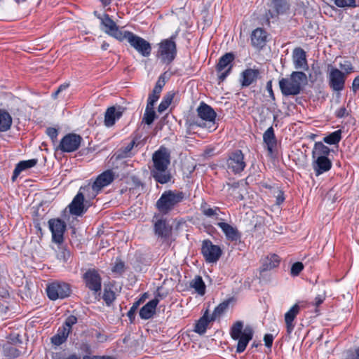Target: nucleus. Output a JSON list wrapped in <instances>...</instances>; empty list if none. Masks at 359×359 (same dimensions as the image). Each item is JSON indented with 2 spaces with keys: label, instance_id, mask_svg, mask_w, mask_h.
Instances as JSON below:
<instances>
[{
  "label": "nucleus",
  "instance_id": "f257e3e1",
  "mask_svg": "<svg viewBox=\"0 0 359 359\" xmlns=\"http://www.w3.org/2000/svg\"><path fill=\"white\" fill-rule=\"evenodd\" d=\"M153 168L151 175L154 180L161 184L171 181L172 175L168 169L170 163V154L165 147H161L152 156Z\"/></svg>",
  "mask_w": 359,
  "mask_h": 359
},
{
  "label": "nucleus",
  "instance_id": "f03ea898",
  "mask_svg": "<svg viewBox=\"0 0 359 359\" xmlns=\"http://www.w3.org/2000/svg\"><path fill=\"white\" fill-rule=\"evenodd\" d=\"M307 82L306 74L303 72H293L289 77L279 80V87L285 96L297 95L302 90V83Z\"/></svg>",
  "mask_w": 359,
  "mask_h": 359
},
{
  "label": "nucleus",
  "instance_id": "7ed1b4c3",
  "mask_svg": "<svg viewBox=\"0 0 359 359\" xmlns=\"http://www.w3.org/2000/svg\"><path fill=\"white\" fill-rule=\"evenodd\" d=\"M230 335L233 340L238 341L236 353H243L249 341L252 339L253 330L250 326L243 328V323L241 321L235 323L230 330Z\"/></svg>",
  "mask_w": 359,
  "mask_h": 359
},
{
  "label": "nucleus",
  "instance_id": "20e7f679",
  "mask_svg": "<svg viewBox=\"0 0 359 359\" xmlns=\"http://www.w3.org/2000/svg\"><path fill=\"white\" fill-rule=\"evenodd\" d=\"M185 198L182 191L177 190L165 191L156 201V206L160 212L168 214L180 204Z\"/></svg>",
  "mask_w": 359,
  "mask_h": 359
},
{
  "label": "nucleus",
  "instance_id": "39448f33",
  "mask_svg": "<svg viewBox=\"0 0 359 359\" xmlns=\"http://www.w3.org/2000/svg\"><path fill=\"white\" fill-rule=\"evenodd\" d=\"M115 179V173L111 170H107L99 175L92 184L82 187L80 191H83L88 196L93 198L101 190L109 185Z\"/></svg>",
  "mask_w": 359,
  "mask_h": 359
},
{
  "label": "nucleus",
  "instance_id": "423d86ee",
  "mask_svg": "<svg viewBox=\"0 0 359 359\" xmlns=\"http://www.w3.org/2000/svg\"><path fill=\"white\" fill-rule=\"evenodd\" d=\"M177 32L170 38L162 40L158 43V57L163 63L170 64L177 56V45L175 39Z\"/></svg>",
  "mask_w": 359,
  "mask_h": 359
},
{
  "label": "nucleus",
  "instance_id": "0eeeda50",
  "mask_svg": "<svg viewBox=\"0 0 359 359\" xmlns=\"http://www.w3.org/2000/svg\"><path fill=\"white\" fill-rule=\"evenodd\" d=\"M94 15L100 20V28L104 33L119 41L125 40L127 31H122L108 14L100 15L95 11Z\"/></svg>",
  "mask_w": 359,
  "mask_h": 359
},
{
  "label": "nucleus",
  "instance_id": "6e6552de",
  "mask_svg": "<svg viewBox=\"0 0 359 359\" xmlns=\"http://www.w3.org/2000/svg\"><path fill=\"white\" fill-rule=\"evenodd\" d=\"M197 114L198 117L201 119V121H196L194 124L199 127L205 128L207 127V123L203 122H208L209 125L208 128H213L212 130H215L216 127L215 126V118L217 116L215 110L208 104L205 102H201L200 105L197 108Z\"/></svg>",
  "mask_w": 359,
  "mask_h": 359
},
{
  "label": "nucleus",
  "instance_id": "1a4fd4ad",
  "mask_svg": "<svg viewBox=\"0 0 359 359\" xmlns=\"http://www.w3.org/2000/svg\"><path fill=\"white\" fill-rule=\"evenodd\" d=\"M125 40L143 57H149L151 52V46L144 39L135 34L132 32H126Z\"/></svg>",
  "mask_w": 359,
  "mask_h": 359
},
{
  "label": "nucleus",
  "instance_id": "9d476101",
  "mask_svg": "<svg viewBox=\"0 0 359 359\" xmlns=\"http://www.w3.org/2000/svg\"><path fill=\"white\" fill-rule=\"evenodd\" d=\"M226 165V169L234 174H238L243 171L246 163L242 151L237 149L229 153Z\"/></svg>",
  "mask_w": 359,
  "mask_h": 359
},
{
  "label": "nucleus",
  "instance_id": "9b49d317",
  "mask_svg": "<svg viewBox=\"0 0 359 359\" xmlns=\"http://www.w3.org/2000/svg\"><path fill=\"white\" fill-rule=\"evenodd\" d=\"M48 298L51 300L64 299L70 295L71 289L69 284L63 282H53L46 288Z\"/></svg>",
  "mask_w": 359,
  "mask_h": 359
},
{
  "label": "nucleus",
  "instance_id": "f8f14e48",
  "mask_svg": "<svg viewBox=\"0 0 359 359\" xmlns=\"http://www.w3.org/2000/svg\"><path fill=\"white\" fill-rule=\"evenodd\" d=\"M85 285L95 294H100L102 288V278L97 271L88 269L83 275Z\"/></svg>",
  "mask_w": 359,
  "mask_h": 359
},
{
  "label": "nucleus",
  "instance_id": "ddd939ff",
  "mask_svg": "<svg viewBox=\"0 0 359 359\" xmlns=\"http://www.w3.org/2000/svg\"><path fill=\"white\" fill-rule=\"evenodd\" d=\"M346 74L336 67H330L328 73L330 87L335 92L341 91L345 87Z\"/></svg>",
  "mask_w": 359,
  "mask_h": 359
},
{
  "label": "nucleus",
  "instance_id": "4468645a",
  "mask_svg": "<svg viewBox=\"0 0 359 359\" xmlns=\"http://www.w3.org/2000/svg\"><path fill=\"white\" fill-rule=\"evenodd\" d=\"M201 253L208 263H215L220 258L222 251L219 246L214 245L210 240L203 242Z\"/></svg>",
  "mask_w": 359,
  "mask_h": 359
},
{
  "label": "nucleus",
  "instance_id": "2eb2a0df",
  "mask_svg": "<svg viewBox=\"0 0 359 359\" xmlns=\"http://www.w3.org/2000/svg\"><path fill=\"white\" fill-rule=\"evenodd\" d=\"M81 140L82 137L80 135L69 133L61 140L57 148L62 152H73L79 149Z\"/></svg>",
  "mask_w": 359,
  "mask_h": 359
},
{
  "label": "nucleus",
  "instance_id": "dca6fc26",
  "mask_svg": "<svg viewBox=\"0 0 359 359\" xmlns=\"http://www.w3.org/2000/svg\"><path fill=\"white\" fill-rule=\"evenodd\" d=\"M49 229L52 233V240L59 245L64 241V233L66 230V224L60 219H50L48 221Z\"/></svg>",
  "mask_w": 359,
  "mask_h": 359
},
{
  "label": "nucleus",
  "instance_id": "f3484780",
  "mask_svg": "<svg viewBox=\"0 0 359 359\" xmlns=\"http://www.w3.org/2000/svg\"><path fill=\"white\" fill-rule=\"evenodd\" d=\"M233 60L234 55L231 53H227L219 58L217 65V70L221 72L218 76L221 81H224L230 73Z\"/></svg>",
  "mask_w": 359,
  "mask_h": 359
},
{
  "label": "nucleus",
  "instance_id": "a211bd4d",
  "mask_svg": "<svg viewBox=\"0 0 359 359\" xmlns=\"http://www.w3.org/2000/svg\"><path fill=\"white\" fill-rule=\"evenodd\" d=\"M124 111L125 108L119 105L107 108L104 114V125L107 127L113 126L116 121L122 116Z\"/></svg>",
  "mask_w": 359,
  "mask_h": 359
},
{
  "label": "nucleus",
  "instance_id": "6ab92c4d",
  "mask_svg": "<svg viewBox=\"0 0 359 359\" xmlns=\"http://www.w3.org/2000/svg\"><path fill=\"white\" fill-rule=\"evenodd\" d=\"M268 34L263 28H257L252 32L250 39L252 46L257 49H262L266 44Z\"/></svg>",
  "mask_w": 359,
  "mask_h": 359
},
{
  "label": "nucleus",
  "instance_id": "aec40b11",
  "mask_svg": "<svg viewBox=\"0 0 359 359\" xmlns=\"http://www.w3.org/2000/svg\"><path fill=\"white\" fill-rule=\"evenodd\" d=\"M300 311V306L298 304H294L288 311L285 313L284 319L287 334H291L294 329V320Z\"/></svg>",
  "mask_w": 359,
  "mask_h": 359
},
{
  "label": "nucleus",
  "instance_id": "412c9836",
  "mask_svg": "<svg viewBox=\"0 0 359 359\" xmlns=\"http://www.w3.org/2000/svg\"><path fill=\"white\" fill-rule=\"evenodd\" d=\"M158 296H160L159 293L157 294L154 299L147 302L141 308L139 314L142 319L148 320L154 316L159 303Z\"/></svg>",
  "mask_w": 359,
  "mask_h": 359
},
{
  "label": "nucleus",
  "instance_id": "4be33fe9",
  "mask_svg": "<svg viewBox=\"0 0 359 359\" xmlns=\"http://www.w3.org/2000/svg\"><path fill=\"white\" fill-rule=\"evenodd\" d=\"M216 224L222 229L227 240L235 242L240 241L241 236L236 227L223 222H219Z\"/></svg>",
  "mask_w": 359,
  "mask_h": 359
},
{
  "label": "nucleus",
  "instance_id": "5701e85b",
  "mask_svg": "<svg viewBox=\"0 0 359 359\" xmlns=\"http://www.w3.org/2000/svg\"><path fill=\"white\" fill-rule=\"evenodd\" d=\"M314 159L313 168L317 176L331 169L332 162L327 156H317Z\"/></svg>",
  "mask_w": 359,
  "mask_h": 359
},
{
  "label": "nucleus",
  "instance_id": "b1692460",
  "mask_svg": "<svg viewBox=\"0 0 359 359\" xmlns=\"http://www.w3.org/2000/svg\"><path fill=\"white\" fill-rule=\"evenodd\" d=\"M83 201V194L79 191L69 205L70 213L77 216L81 215L86 211Z\"/></svg>",
  "mask_w": 359,
  "mask_h": 359
},
{
  "label": "nucleus",
  "instance_id": "393cba45",
  "mask_svg": "<svg viewBox=\"0 0 359 359\" xmlns=\"http://www.w3.org/2000/svg\"><path fill=\"white\" fill-rule=\"evenodd\" d=\"M263 141L266 145L269 154L273 153L277 145V140L275 136L274 130L272 126L269 127L263 134Z\"/></svg>",
  "mask_w": 359,
  "mask_h": 359
},
{
  "label": "nucleus",
  "instance_id": "a878e982",
  "mask_svg": "<svg viewBox=\"0 0 359 359\" xmlns=\"http://www.w3.org/2000/svg\"><path fill=\"white\" fill-rule=\"evenodd\" d=\"M38 162V160L36 158H32L27 161H20L15 166L13 176L12 180L15 181V179L18 177V175L24 170L34 167Z\"/></svg>",
  "mask_w": 359,
  "mask_h": 359
},
{
  "label": "nucleus",
  "instance_id": "bb28decb",
  "mask_svg": "<svg viewBox=\"0 0 359 359\" xmlns=\"http://www.w3.org/2000/svg\"><path fill=\"white\" fill-rule=\"evenodd\" d=\"M259 72L257 69H247L242 73L241 85L248 87L255 82Z\"/></svg>",
  "mask_w": 359,
  "mask_h": 359
},
{
  "label": "nucleus",
  "instance_id": "cd10ccee",
  "mask_svg": "<svg viewBox=\"0 0 359 359\" xmlns=\"http://www.w3.org/2000/svg\"><path fill=\"white\" fill-rule=\"evenodd\" d=\"M280 264L279 257L275 254L267 256L262 260L261 271L272 270L278 266Z\"/></svg>",
  "mask_w": 359,
  "mask_h": 359
},
{
  "label": "nucleus",
  "instance_id": "c85d7f7f",
  "mask_svg": "<svg viewBox=\"0 0 359 359\" xmlns=\"http://www.w3.org/2000/svg\"><path fill=\"white\" fill-rule=\"evenodd\" d=\"M293 60L296 69L307 67L306 52L301 48H296L293 51Z\"/></svg>",
  "mask_w": 359,
  "mask_h": 359
},
{
  "label": "nucleus",
  "instance_id": "c756f323",
  "mask_svg": "<svg viewBox=\"0 0 359 359\" xmlns=\"http://www.w3.org/2000/svg\"><path fill=\"white\" fill-rule=\"evenodd\" d=\"M170 228L163 219H158L154 223L155 234L162 238H167L170 233Z\"/></svg>",
  "mask_w": 359,
  "mask_h": 359
},
{
  "label": "nucleus",
  "instance_id": "7c9ffc66",
  "mask_svg": "<svg viewBox=\"0 0 359 359\" xmlns=\"http://www.w3.org/2000/svg\"><path fill=\"white\" fill-rule=\"evenodd\" d=\"M212 321L211 316L206 310L202 317L197 321L195 325L194 332L200 334H204L207 330L208 324Z\"/></svg>",
  "mask_w": 359,
  "mask_h": 359
},
{
  "label": "nucleus",
  "instance_id": "2f4dec72",
  "mask_svg": "<svg viewBox=\"0 0 359 359\" xmlns=\"http://www.w3.org/2000/svg\"><path fill=\"white\" fill-rule=\"evenodd\" d=\"M191 288L194 289L195 292L198 295L203 296L205 293L206 286L203 280V278L200 276H195L189 283Z\"/></svg>",
  "mask_w": 359,
  "mask_h": 359
},
{
  "label": "nucleus",
  "instance_id": "473e14b6",
  "mask_svg": "<svg viewBox=\"0 0 359 359\" xmlns=\"http://www.w3.org/2000/svg\"><path fill=\"white\" fill-rule=\"evenodd\" d=\"M70 332L63 327H59L57 334L51 337V342L55 346H60L65 343L69 334Z\"/></svg>",
  "mask_w": 359,
  "mask_h": 359
},
{
  "label": "nucleus",
  "instance_id": "72a5a7b5",
  "mask_svg": "<svg viewBox=\"0 0 359 359\" xmlns=\"http://www.w3.org/2000/svg\"><path fill=\"white\" fill-rule=\"evenodd\" d=\"M330 149L328 147L325 146L321 142H317L314 144L312 151V156L313 158L317 156H327L329 155Z\"/></svg>",
  "mask_w": 359,
  "mask_h": 359
},
{
  "label": "nucleus",
  "instance_id": "f704fd0d",
  "mask_svg": "<svg viewBox=\"0 0 359 359\" xmlns=\"http://www.w3.org/2000/svg\"><path fill=\"white\" fill-rule=\"evenodd\" d=\"M12 124V118L11 115L5 111L0 110V131L8 130Z\"/></svg>",
  "mask_w": 359,
  "mask_h": 359
},
{
  "label": "nucleus",
  "instance_id": "c9c22d12",
  "mask_svg": "<svg viewBox=\"0 0 359 359\" xmlns=\"http://www.w3.org/2000/svg\"><path fill=\"white\" fill-rule=\"evenodd\" d=\"M163 83H161L160 81H158L156 86L154 88L152 93L149 94L147 104L149 105H154L160 97L161 92L163 88Z\"/></svg>",
  "mask_w": 359,
  "mask_h": 359
},
{
  "label": "nucleus",
  "instance_id": "e433bc0d",
  "mask_svg": "<svg viewBox=\"0 0 359 359\" xmlns=\"http://www.w3.org/2000/svg\"><path fill=\"white\" fill-rule=\"evenodd\" d=\"M219 208L217 207L211 208L206 204L201 206V212L205 216L216 220H219Z\"/></svg>",
  "mask_w": 359,
  "mask_h": 359
},
{
  "label": "nucleus",
  "instance_id": "4c0bfd02",
  "mask_svg": "<svg viewBox=\"0 0 359 359\" xmlns=\"http://www.w3.org/2000/svg\"><path fill=\"white\" fill-rule=\"evenodd\" d=\"M154 105H149V104H147L142 121L147 125H151L155 119L156 114L154 110Z\"/></svg>",
  "mask_w": 359,
  "mask_h": 359
},
{
  "label": "nucleus",
  "instance_id": "58836bf2",
  "mask_svg": "<svg viewBox=\"0 0 359 359\" xmlns=\"http://www.w3.org/2000/svg\"><path fill=\"white\" fill-rule=\"evenodd\" d=\"M341 139V132L340 130H336L329 135L323 138V141L329 144H338Z\"/></svg>",
  "mask_w": 359,
  "mask_h": 359
},
{
  "label": "nucleus",
  "instance_id": "ea45409f",
  "mask_svg": "<svg viewBox=\"0 0 359 359\" xmlns=\"http://www.w3.org/2000/svg\"><path fill=\"white\" fill-rule=\"evenodd\" d=\"M174 98V93H169L166 95H165L161 102L160 104L158 107V111L159 113H163L165 111L168 107L170 105L172 100Z\"/></svg>",
  "mask_w": 359,
  "mask_h": 359
},
{
  "label": "nucleus",
  "instance_id": "a19ab883",
  "mask_svg": "<svg viewBox=\"0 0 359 359\" xmlns=\"http://www.w3.org/2000/svg\"><path fill=\"white\" fill-rule=\"evenodd\" d=\"M229 306V303L226 302H222L219 304L217 307H215L211 318L212 320H216L217 318L220 317L224 312L227 309Z\"/></svg>",
  "mask_w": 359,
  "mask_h": 359
},
{
  "label": "nucleus",
  "instance_id": "79ce46f5",
  "mask_svg": "<svg viewBox=\"0 0 359 359\" xmlns=\"http://www.w3.org/2000/svg\"><path fill=\"white\" fill-rule=\"evenodd\" d=\"M5 354L7 356L11 357V358H17L18 357L21 351L18 350L16 347L13 346V345L11 344H6L4 347Z\"/></svg>",
  "mask_w": 359,
  "mask_h": 359
},
{
  "label": "nucleus",
  "instance_id": "37998d69",
  "mask_svg": "<svg viewBox=\"0 0 359 359\" xmlns=\"http://www.w3.org/2000/svg\"><path fill=\"white\" fill-rule=\"evenodd\" d=\"M334 2L336 6L339 8L351 7L355 8L357 6L355 0H330Z\"/></svg>",
  "mask_w": 359,
  "mask_h": 359
},
{
  "label": "nucleus",
  "instance_id": "c03bdc74",
  "mask_svg": "<svg viewBox=\"0 0 359 359\" xmlns=\"http://www.w3.org/2000/svg\"><path fill=\"white\" fill-rule=\"evenodd\" d=\"M102 298L107 305L111 304L115 299V293L111 289L105 288Z\"/></svg>",
  "mask_w": 359,
  "mask_h": 359
},
{
  "label": "nucleus",
  "instance_id": "a18cd8bd",
  "mask_svg": "<svg viewBox=\"0 0 359 359\" xmlns=\"http://www.w3.org/2000/svg\"><path fill=\"white\" fill-rule=\"evenodd\" d=\"M272 1L278 13H283L287 8V3L285 0H272Z\"/></svg>",
  "mask_w": 359,
  "mask_h": 359
},
{
  "label": "nucleus",
  "instance_id": "49530a36",
  "mask_svg": "<svg viewBox=\"0 0 359 359\" xmlns=\"http://www.w3.org/2000/svg\"><path fill=\"white\" fill-rule=\"evenodd\" d=\"M76 323L77 318L74 316L71 315L66 318L65 322L62 327H63L64 328H65L66 330L71 332L72 327Z\"/></svg>",
  "mask_w": 359,
  "mask_h": 359
},
{
  "label": "nucleus",
  "instance_id": "de8ad7c7",
  "mask_svg": "<svg viewBox=\"0 0 359 359\" xmlns=\"http://www.w3.org/2000/svg\"><path fill=\"white\" fill-rule=\"evenodd\" d=\"M304 269V265L302 262H297L292 264L291 267V275L293 276H298Z\"/></svg>",
  "mask_w": 359,
  "mask_h": 359
},
{
  "label": "nucleus",
  "instance_id": "09e8293b",
  "mask_svg": "<svg viewBox=\"0 0 359 359\" xmlns=\"http://www.w3.org/2000/svg\"><path fill=\"white\" fill-rule=\"evenodd\" d=\"M18 344H22V340L20 338V335L19 334L13 333L10 334L8 337V344L11 345H17Z\"/></svg>",
  "mask_w": 359,
  "mask_h": 359
},
{
  "label": "nucleus",
  "instance_id": "8fccbe9b",
  "mask_svg": "<svg viewBox=\"0 0 359 359\" xmlns=\"http://www.w3.org/2000/svg\"><path fill=\"white\" fill-rule=\"evenodd\" d=\"M339 67L344 71L343 73L346 74V76L353 72V67L349 61H345L344 63H340Z\"/></svg>",
  "mask_w": 359,
  "mask_h": 359
},
{
  "label": "nucleus",
  "instance_id": "3c124183",
  "mask_svg": "<svg viewBox=\"0 0 359 359\" xmlns=\"http://www.w3.org/2000/svg\"><path fill=\"white\" fill-rule=\"evenodd\" d=\"M70 252L64 248H61L60 251L57 253V257L58 259L67 262L69 258L70 257Z\"/></svg>",
  "mask_w": 359,
  "mask_h": 359
},
{
  "label": "nucleus",
  "instance_id": "603ef678",
  "mask_svg": "<svg viewBox=\"0 0 359 359\" xmlns=\"http://www.w3.org/2000/svg\"><path fill=\"white\" fill-rule=\"evenodd\" d=\"M10 307V304L6 300V298H1L0 299V314L5 315L7 313Z\"/></svg>",
  "mask_w": 359,
  "mask_h": 359
},
{
  "label": "nucleus",
  "instance_id": "864d4df0",
  "mask_svg": "<svg viewBox=\"0 0 359 359\" xmlns=\"http://www.w3.org/2000/svg\"><path fill=\"white\" fill-rule=\"evenodd\" d=\"M46 134L51 139L53 142H55L57 141L58 131L56 128H52V127L48 128L46 129Z\"/></svg>",
  "mask_w": 359,
  "mask_h": 359
},
{
  "label": "nucleus",
  "instance_id": "5fc2aeb1",
  "mask_svg": "<svg viewBox=\"0 0 359 359\" xmlns=\"http://www.w3.org/2000/svg\"><path fill=\"white\" fill-rule=\"evenodd\" d=\"M140 302H141V299L134 302L133 306H131V308L128 311V316L130 319V320L134 319L135 311L137 309Z\"/></svg>",
  "mask_w": 359,
  "mask_h": 359
},
{
  "label": "nucleus",
  "instance_id": "6e6d98bb",
  "mask_svg": "<svg viewBox=\"0 0 359 359\" xmlns=\"http://www.w3.org/2000/svg\"><path fill=\"white\" fill-rule=\"evenodd\" d=\"M337 118H344L348 116V112L344 107H341L335 111Z\"/></svg>",
  "mask_w": 359,
  "mask_h": 359
},
{
  "label": "nucleus",
  "instance_id": "4d7b16f0",
  "mask_svg": "<svg viewBox=\"0 0 359 359\" xmlns=\"http://www.w3.org/2000/svg\"><path fill=\"white\" fill-rule=\"evenodd\" d=\"M346 359H359V346L349 351Z\"/></svg>",
  "mask_w": 359,
  "mask_h": 359
},
{
  "label": "nucleus",
  "instance_id": "13d9d810",
  "mask_svg": "<svg viewBox=\"0 0 359 359\" xmlns=\"http://www.w3.org/2000/svg\"><path fill=\"white\" fill-rule=\"evenodd\" d=\"M264 341L265 346L268 348H271L273 341V336L271 334H266L264 337Z\"/></svg>",
  "mask_w": 359,
  "mask_h": 359
},
{
  "label": "nucleus",
  "instance_id": "bf43d9fd",
  "mask_svg": "<svg viewBox=\"0 0 359 359\" xmlns=\"http://www.w3.org/2000/svg\"><path fill=\"white\" fill-rule=\"evenodd\" d=\"M123 268H124L123 263L121 262H119L116 263V264L113 267L112 270H113V271H115V272H121L122 271H123Z\"/></svg>",
  "mask_w": 359,
  "mask_h": 359
},
{
  "label": "nucleus",
  "instance_id": "052dcab7",
  "mask_svg": "<svg viewBox=\"0 0 359 359\" xmlns=\"http://www.w3.org/2000/svg\"><path fill=\"white\" fill-rule=\"evenodd\" d=\"M325 300V297L323 295H317L314 299V305L316 306H318L320 305Z\"/></svg>",
  "mask_w": 359,
  "mask_h": 359
},
{
  "label": "nucleus",
  "instance_id": "680f3d73",
  "mask_svg": "<svg viewBox=\"0 0 359 359\" xmlns=\"http://www.w3.org/2000/svg\"><path fill=\"white\" fill-rule=\"evenodd\" d=\"M285 200L284 194L282 191H278V195L276 196V204H281Z\"/></svg>",
  "mask_w": 359,
  "mask_h": 359
},
{
  "label": "nucleus",
  "instance_id": "e2e57ef3",
  "mask_svg": "<svg viewBox=\"0 0 359 359\" xmlns=\"http://www.w3.org/2000/svg\"><path fill=\"white\" fill-rule=\"evenodd\" d=\"M352 87H353V90H356L358 89H359V76H356L353 81V84H352Z\"/></svg>",
  "mask_w": 359,
  "mask_h": 359
},
{
  "label": "nucleus",
  "instance_id": "0e129e2a",
  "mask_svg": "<svg viewBox=\"0 0 359 359\" xmlns=\"http://www.w3.org/2000/svg\"><path fill=\"white\" fill-rule=\"evenodd\" d=\"M266 88H267V90L270 95L271 97H272L273 98H274V95H273V90H272V85H271V81H269L267 82L266 83Z\"/></svg>",
  "mask_w": 359,
  "mask_h": 359
},
{
  "label": "nucleus",
  "instance_id": "69168bd1",
  "mask_svg": "<svg viewBox=\"0 0 359 359\" xmlns=\"http://www.w3.org/2000/svg\"><path fill=\"white\" fill-rule=\"evenodd\" d=\"M135 144V140L131 141V142H130L127 145V147H126L125 151H126V152H129V151H130L133 149V148L134 147Z\"/></svg>",
  "mask_w": 359,
  "mask_h": 359
},
{
  "label": "nucleus",
  "instance_id": "338daca9",
  "mask_svg": "<svg viewBox=\"0 0 359 359\" xmlns=\"http://www.w3.org/2000/svg\"><path fill=\"white\" fill-rule=\"evenodd\" d=\"M83 359H114L111 357H98V356H93V357H89V356H85Z\"/></svg>",
  "mask_w": 359,
  "mask_h": 359
},
{
  "label": "nucleus",
  "instance_id": "774afa93",
  "mask_svg": "<svg viewBox=\"0 0 359 359\" xmlns=\"http://www.w3.org/2000/svg\"><path fill=\"white\" fill-rule=\"evenodd\" d=\"M109 47V44L107 42H106V41L102 42V43L101 45L102 50H107Z\"/></svg>",
  "mask_w": 359,
  "mask_h": 359
}]
</instances>
